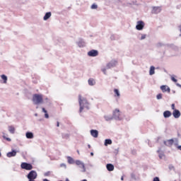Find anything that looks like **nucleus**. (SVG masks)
I'll use <instances>...</instances> for the list:
<instances>
[{
  "label": "nucleus",
  "instance_id": "nucleus-1",
  "mask_svg": "<svg viewBox=\"0 0 181 181\" xmlns=\"http://www.w3.org/2000/svg\"><path fill=\"white\" fill-rule=\"evenodd\" d=\"M78 103L80 105L79 112H83V110L86 108V110H90V103L87 99L81 98V95H78Z\"/></svg>",
  "mask_w": 181,
  "mask_h": 181
},
{
  "label": "nucleus",
  "instance_id": "nucleus-2",
  "mask_svg": "<svg viewBox=\"0 0 181 181\" xmlns=\"http://www.w3.org/2000/svg\"><path fill=\"white\" fill-rule=\"evenodd\" d=\"M33 102L35 105H39V104H43V95L35 93L33 95Z\"/></svg>",
  "mask_w": 181,
  "mask_h": 181
},
{
  "label": "nucleus",
  "instance_id": "nucleus-3",
  "mask_svg": "<svg viewBox=\"0 0 181 181\" xmlns=\"http://www.w3.org/2000/svg\"><path fill=\"white\" fill-rule=\"evenodd\" d=\"M28 181H36L35 179H37V173L35 170H31L28 174L26 175Z\"/></svg>",
  "mask_w": 181,
  "mask_h": 181
},
{
  "label": "nucleus",
  "instance_id": "nucleus-4",
  "mask_svg": "<svg viewBox=\"0 0 181 181\" xmlns=\"http://www.w3.org/2000/svg\"><path fill=\"white\" fill-rule=\"evenodd\" d=\"M21 169H25V170H32L33 169V165L29 163H22L21 165Z\"/></svg>",
  "mask_w": 181,
  "mask_h": 181
},
{
  "label": "nucleus",
  "instance_id": "nucleus-5",
  "mask_svg": "<svg viewBox=\"0 0 181 181\" xmlns=\"http://www.w3.org/2000/svg\"><path fill=\"white\" fill-rule=\"evenodd\" d=\"M117 63L118 62L117 60L112 59L106 64V69H107V70H109V69H112L117 66Z\"/></svg>",
  "mask_w": 181,
  "mask_h": 181
},
{
  "label": "nucleus",
  "instance_id": "nucleus-6",
  "mask_svg": "<svg viewBox=\"0 0 181 181\" xmlns=\"http://www.w3.org/2000/svg\"><path fill=\"white\" fill-rule=\"evenodd\" d=\"M119 110L118 109H115L112 114L113 119H116V121H121V118L119 117Z\"/></svg>",
  "mask_w": 181,
  "mask_h": 181
},
{
  "label": "nucleus",
  "instance_id": "nucleus-7",
  "mask_svg": "<svg viewBox=\"0 0 181 181\" xmlns=\"http://www.w3.org/2000/svg\"><path fill=\"white\" fill-rule=\"evenodd\" d=\"M144 28H145V23L142 21H137V24L136 25V30H143Z\"/></svg>",
  "mask_w": 181,
  "mask_h": 181
},
{
  "label": "nucleus",
  "instance_id": "nucleus-8",
  "mask_svg": "<svg viewBox=\"0 0 181 181\" xmlns=\"http://www.w3.org/2000/svg\"><path fill=\"white\" fill-rule=\"evenodd\" d=\"M98 55V51L97 49H91L88 52L89 57H97Z\"/></svg>",
  "mask_w": 181,
  "mask_h": 181
},
{
  "label": "nucleus",
  "instance_id": "nucleus-9",
  "mask_svg": "<svg viewBox=\"0 0 181 181\" xmlns=\"http://www.w3.org/2000/svg\"><path fill=\"white\" fill-rule=\"evenodd\" d=\"M75 163H76V165H77V166H79V168L83 169V172H86V165H84V163H83L80 160H76L75 161Z\"/></svg>",
  "mask_w": 181,
  "mask_h": 181
},
{
  "label": "nucleus",
  "instance_id": "nucleus-10",
  "mask_svg": "<svg viewBox=\"0 0 181 181\" xmlns=\"http://www.w3.org/2000/svg\"><path fill=\"white\" fill-rule=\"evenodd\" d=\"M174 143H175V140L173 139H168L167 141H163L164 145L165 146H168V148H170V146H172V145H173Z\"/></svg>",
  "mask_w": 181,
  "mask_h": 181
},
{
  "label": "nucleus",
  "instance_id": "nucleus-11",
  "mask_svg": "<svg viewBox=\"0 0 181 181\" xmlns=\"http://www.w3.org/2000/svg\"><path fill=\"white\" fill-rule=\"evenodd\" d=\"M16 153H18V151L15 149H12L11 151L6 153L7 158H13L16 156Z\"/></svg>",
  "mask_w": 181,
  "mask_h": 181
},
{
  "label": "nucleus",
  "instance_id": "nucleus-12",
  "mask_svg": "<svg viewBox=\"0 0 181 181\" xmlns=\"http://www.w3.org/2000/svg\"><path fill=\"white\" fill-rule=\"evenodd\" d=\"M160 90L163 91V93H170V88L166 85H162L160 87Z\"/></svg>",
  "mask_w": 181,
  "mask_h": 181
},
{
  "label": "nucleus",
  "instance_id": "nucleus-13",
  "mask_svg": "<svg viewBox=\"0 0 181 181\" xmlns=\"http://www.w3.org/2000/svg\"><path fill=\"white\" fill-rule=\"evenodd\" d=\"M173 116L174 117V118L175 119H177V118H180V115H181V113H180V110H175L173 111Z\"/></svg>",
  "mask_w": 181,
  "mask_h": 181
},
{
  "label": "nucleus",
  "instance_id": "nucleus-14",
  "mask_svg": "<svg viewBox=\"0 0 181 181\" xmlns=\"http://www.w3.org/2000/svg\"><path fill=\"white\" fill-rule=\"evenodd\" d=\"M78 47H86V41L80 38L77 42Z\"/></svg>",
  "mask_w": 181,
  "mask_h": 181
},
{
  "label": "nucleus",
  "instance_id": "nucleus-15",
  "mask_svg": "<svg viewBox=\"0 0 181 181\" xmlns=\"http://www.w3.org/2000/svg\"><path fill=\"white\" fill-rule=\"evenodd\" d=\"M163 117H164V118H170V117H172V112H170V110L164 111Z\"/></svg>",
  "mask_w": 181,
  "mask_h": 181
},
{
  "label": "nucleus",
  "instance_id": "nucleus-16",
  "mask_svg": "<svg viewBox=\"0 0 181 181\" xmlns=\"http://www.w3.org/2000/svg\"><path fill=\"white\" fill-rule=\"evenodd\" d=\"M90 135L93 136V138H98V131L95 129H91Z\"/></svg>",
  "mask_w": 181,
  "mask_h": 181
},
{
  "label": "nucleus",
  "instance_id": "nucleus-17",
  "mask_svg": "<svg viewBox=\"0 0 181 181\" xmlns=\"http://www.w3.org/2000/svg\"><path fill=\"white\" fill-rule=\"evenodd\" d=\"M160 11H162V9H160V7H153L151 12L152 13L158 14L160 13Z\"/></svg>",
  "mask_w": 181,
  "mask_h": 181
},
{
  "label": "nucleus",
  "instance_id": "nucleus-18",
  "mask_svg": "<svg viewBox=\"0 0 181 181\" xmlns=\"http://www.w3.org/2000/svg\"><path fill=\"white\" fill-rule=\"evenodd\" d=\"M106 169L107 170H108V172H112L115 169V167L111 163H107L106 165Z\"/></svg>",
  "mask_w": 181,
  "mask_h": 181
},
{
  "label": "nucleus",
  "instance_id": "nucleus-19",
  "mask_svg": "<svg viewBox=\"0 0 181 181\" xmlns=\"http://www.w3.org/2000/svg\"><path fill=\"white\" fill-rule=\"evenodd\" d=\"M25 136L27 138V139H33V133L32 132H27L25 133Z\"/></svg>",
  "mask_w": 181,
  "mask_h": 181
},
{
  "label": "nucleus",
  "instance_id": "nucleus-20",
  "mask_svg": "<svg viewBox=\"0 0 181 181\" xmlns=\"http://www.w3.org/2000/svg\"><path fill=\"white\" fill-rule=\"evenodd\" d=\"M157 153H158V157L160 159L163 158V156H165V152L162 151V150L160 149V148H158V150L157 151Z\"/></svg>",
  "mask_w": 181,
  "mask_h": 181
},
{
  "label": "nucleus",
  "instance_id": "nucleus-21",
  "mask_svg": "<svg viewBox=\"0 0 181 181\" xmlns=\"http://www.w3.org/2000/svg\"><path fill=\"white\" fill-rule=\"evenodd\" d=\"M50 16H52V12H47L43 17V20L47 21L50 18Z\"/></svg>",
  "mask_w": 181,
  "mask_h": 181
},
{
  "label": "nucleus",
  "instance_id": "nucleus-22",
  "mask_svg": "<svg viewBox=\"0 0 181 181\" xmlns=\"http://www.w3.org/2000/svg\"><path fill=\"white\" fill-rule=\"evenodd\" d=\"M112 144V140H111L110 139H106L105 140V143H104L105 146H108V145H111Z\"/></svg>",
  "mask_w": 181,
  "mask_h": 181
},
{
  "label": "nucleus",
  "instance_id": "nucleus-23",
  "mask_svg": "<svg viewBox=\"0 0 181 181\" xmlns=\"http://www.w3.org/2000/svg\"><path fill=\"white\" fill-rule=\"evenodd\" d=\"M149 74H150V76H153V74H155V66H151L150 67Z\"/></svg>",
  "mask_w": 181,
  "mask_h": 181
},
{
  "label": "nucleus",
  "instance_id": "nucleus-24",
  "mask_svg": "<svg viewBox=\"0 0 181 181\" xmlns=\"http://www.w3.org/2000/svg\"><path fill=\"white\" fill-rule=\"evenodd\" d=\"M104 119H105V121H112V119H114V117H112V116L111 115H105L104 116Z\"/></svg>",
  "mask_w": 181,
  "mask_h": 181
},
{
  "label": "nucleus",
  "instance_id": "nucleus-25",
  "mask_svg": "<svg viewBox=\"0 0 181 181\" xmlns=\"http://www.w3.org/2000/svg\"><path fill=\"white\" fill-rule=\"evenodd\" d=\"M62 136L63 139H69L70 138V134L66 133H62Z\"/></svg>",
  "mask_w": 181,
  "mask_h": 181
},
{
  "label": "nucleus",
  "instance_id": "nucleus-26",
  "mask_svg": "<svg viewBox=\"0 0 181 181\" xmlns=\"http://www.w3.org/2000/svg\"><path fill=\"white\" fill-rule=\"evenodd\" d=\"M67 160H68V163H69V165H73V163H74V159L73 158H71V156L67 157Z\"/></svg>",
  "mask_w": 181,
  "mask_h": 181
},
{
  "label": "nucleus",
  "instance_id": "nucleus-27",
  "mask_svg": "<svg viewBox=\"0 0 181 181\" xmlns=\"http://www.w3.org/2000/svg\"><path fill=\"white\" fill-rule=\"evenodd\" d=\"M1 78L4 81V84H6V82L8 81V76H6V75H5V74H2L1 76Z\"/></svg>",
  "mask_w": 181,
  "mask_h": 181
},
{
  "label": "nucleus",
  "instance_id": "nucleus-28",
  "mask_svg": "<svg viewBox=\"0 0 181 181\" xmlns=\"http://www.w3.org/2000/svg\"><path fill=\"white\" fill-rule=\"evenodd\" d=\"M8 132L10 134H15V127L13 126H8Z\"/></svg>",
  "mask_w": 181,
  "mask_h": 181
},
{
  "label": "nucleus",
  "instance_id": "nucleus-29",
  "mask_svg": "<svg viewBox=\"0 0 181 181\" xmlns=\"http://www.w3.org/2000/svg\"><path fill=\"white\" fill-rule=\"evenodd\" d=\"M88 83L90 86H94L95 84V81L93 78H89Z\"/></svg>",
  "mask_w": 181,
  "mask_h": 181
},
{
  "label": "nucleus",
  "instance_id": "nucleus-30",
  "mask_svg": "<svg viewBox=\"0 0 181 181\" xmlns=\"http://www.w3.org/2000/svg\"><path fill=\"white\" fill-rule=\"evenodd\" d=\"M114 93L115 95H117V97H119L121 95V94L119 93V90L117 88L114 89Z\"/></svg>",
  "mask_w": 181,
  "mask_h": 181
},
{
  "label": "nucleus",
  "instance_id": "nucleus-31",
  "mask_svg": "<svg viewBox=\"0 0 181 181\" xmlns=\"http://www.w3.org/2000/svg\"><path fill=\"white\" fill-rule=\"evenodd\" d=\"M44 101L46 104H50V99H49L48 98H44Z\"/></svg>",
  "mask_w": 181,
  "mask_h": 181
},
{
  "label": "nucleus",
  "instance_id": "nucleus-32",
  "mask_svg": "<svg viewBox=\"0 0 181 181\" xmlns=\"http://www.w3.org/2000/svg\"><path fill=\"white\" fill-rule=\"evenodd\" d=\"M91 9H97V8H98V6L95 4H93L91 6H90Z\"/></svg>",
  "mask_w": 181,
  "mask_h": 181
},
{
  "label": "nucleus",
  "instance_id": "nucleus-33",
  "mask_svg": "<svg viewBox=\"0 0 181 181\" xmlns=\"http://www.w3.org/2000/svg\"><path fill=\"white\" fill-rule=\"evenodd\" d=\"M156 98H157V100H162V93H158L156 95Z\"/></svg>",
  "mask_w": 181,
  "mask_h": 181
},
{
  "label": "nucleus",
  "instance_id": "nucleus-34",
  "mask_svg": "<svg viewBox=\"0 0 181 181\" xmlns=\"http://www.w3.org/2000/svg\"><path fill=\"white\" fill-rule=\"evenodd\" d=\"M131 177L134 180H136V176L135 175V173H132L131 174Z\"/></svg>",
  "mask_w": 181,
  "mask_h": 181
},
{
  "label": "nucleus",
  "instance_id": "nucleus-35",
  "mask_svg": "<svg viewBox=\"0 0 181 181\" xmlns=\"http://www.w3.org/2000/svg\"><path fill=\"white\" fill-rule=\"evenodd\" d=\"M4 139H6V141H8V142H11L12 139L11 138L6 137V136H3Z\"/></svg>",
  "mask_w": 181,
  "mask_h": 181
},
{
  "label": "nucleus",
  "instance_id": "nucleus-36",
  "mask_svg": "<svg viewBox=\"0 0 181 181\" xmlns=\"http://www.w3.org/2000/svg\"><path fill=\"white\" fill-rule=\"evenodd\" d=\"M101 70L104 74H107V70H108V69H107V66H106L105 68H103Z\"/></svg>",
  "mask_w": 181,
  "mask_h": 181
},
{
  "label": "nucleus",
  "instance_id": "nucleus-37",
  "mask_svg": "<svg viewBox=\"0 0 181 181\" xmlns=\"http://www.w3.org/2000/svg\"><path fill=\"white\" fill-rule=\"evenodd\" d=\"M144 39H146V35L145 34H141L140 40H144Z\"/></svg>",
  "mask_w": 181,
  "mask_h": 181
},
{
  "label": "nucleus",
  "instance_id": "nucleus-38",
  "mask_svg": "<svg viewBox=\"0 0 181 181\" xmlns=\"http://www.w3.org/2000/svg\"><path fill=\"white\" fill-rule=\"evenodd\" d=\"M171 80H172V81H173L174 83H177V79H176V78H175V76H171Z\"/></svg>",
  "mask_w": 181,
  "mask_h": 181
},
{
  "label": "nucleus",
  "instance_id": "nucleus-39",
  "mask_svg": "<svg viewBox=\"0 0 181 181\" xmlns=\"http://www.w3.org/2000/svg\"><path fill=\"white\" fill-rule=\"evenodd\" d=\"M157 46H158V47H162V46H165V44H163V43H162V42H158V43L157 44Z\"/></svg>",
  "mask_w": 181,
  "mask_h": 181
},
{
  "label": "nucleus",
  "instance_id": "nucleus-40",
  "mask_svg": "<svg viewBox=\"0 0 181 181\" xmlns=\"http://www.w3.org/2000/svg\"><path fill=\"white\" fill-rule=\"evenodd\" d=\"M168 168H169L170 170H174V169H175V166H173V165H170L168 166Z\"/></svg>",
  "mask_w": 181,
  "mask_h": 181
},
{
  "label": "nucleus",
  "instance_id": "nucleus-41",
  "mask_svg": "<svg viewBox=\"0 0 181 181\" xmlns=\"http://www.w3.org/2000/svg\"><path fill=\"white\" fill-rule=\"evenodd\" d=\"M44 176H45V177L50 176V171H47V172L45 173Z\"/></svg>",
  "mask_w": 181,
  "mask_h": 181
},
{
  "label": "nucleus",
  "instance_id": "nucleus-42",
  "mask_svg": "<svg viewBox=\"0 0 181 181\" xmlns=\"http://www.w3.org/2000/svg\"><path fill=\"white\" fill-rule=\"evenodd\" d=\"M171 108H172V110H173V111H175V110H177V109H176V107H175V103H173V104L171 105Z\"/></svg>",
  "mask_w": 181,
  "mask_h": 181
},
{
  "label": "nucleus",
  "instance_id": "nucleus-43",
  "mask_svg": "<svg viewBox=\"0 0 181 181\" xmlns=\"http://www.w3.org/2000/svg\"><path fill=\"white\" fill-rule=\"evenodd\" d=\"M60 167H61V168H65V169H66V164H64V163H61V164H60Z\"/></svg>",
  "mask_w": 181,
  "mask_h": 181
},
{
  "label": "nucleus",
  "instance_id": "nucleus-44",
  "mask_svg": "<svg viewBox=\"0 0 181 181\" xmlns=\"http://www.w3.org/2000/svg\"><path fill=\"white\" fill-rule=\"evenodd\" d=\"M110 39H111V40H115V36L114 35H112L110 36Z\"/></svg>",
  "mask_w": 181,
  "mask_h": 181
},
{
  "label": "nucleus",
  "instance_id": "nucleus-45",
  "mask_svg": "<svg viewBox=\"0 0 181 181\" xmlns=\"http://www.w3.org/2000/svg\"><path fill=\"white\" fill-rule=\"evenodd\" d=\"M42 112H45V114H46L47 112V110H46V109L45 107H42Z\"/></svg>",
  "mask_w": 181,
  "mask_h": 181
},
{
  "label": "nucleus",
  "instance_id": "nucleus-46",
  "mask_svg": "<svg viewBox=\"0 0 181 181\" xmlns=\"http://www.w3.org/2000/svg\"><path fill=\"white\" fill-rule=\"evenodd\" d=\"M45 117L49 118V114L47 113H47H45Z\"/></svg>",
  "mask_w": 181,
  "mask_h": 181
},
{
  "label": "nucleus",
  "instance_id": "nucleus-47",
  "mask_svg": "<svg viewBox=\"0 0 181 181\" xmlns=\"http://www.w3.org/2000/svg\"><path fill=\"white\" fill-rule=\"evenodd\" d=\"M175 141H177V142L175 143V146H177V145H179V141H177V139H175Z\"/></svg>",
  "mask_w": 181,
  "mask_h": 181
},
{
  "label": "nucleus",
  "instance_id": "nucleus-48",
  "mask_svg": "<svg viewBox=\"0 0 181 181\" xmlns=\"http://www.w3.org/2000/svg\"><path fill=\"white\" fill-rule=\"evenodd\" d=\"M177 149H178L179 151H181V146H177Z\"/></svg>",
  "mask_w": 181,
  "mask_h": 181
},
{
  "label": "nucleus",
  "instance_id": "nucleus-49",
  "mask_svg": "<svg viewBox=\"0 0 181 181\" xmlns=\"http://www.w3.org/2000/svg\"><path fill=\"white\" fill-rule=\"evenodd\" d=\"M148 146H150V148H152V144L150 143V141H148Z\"/></svg>",
  "mask_w": 181,
  "mask_h": 181
},
{
  "label": "nucleus",
  "instance_id": "nucleus-50",
  "mask_svg": "<svg viewBox=\"0 0 181 181\" xmlns=\"http://www.w3.org/2000/svg\"><path fill=\"white\" fill-rule=\"evenodd\" d=\"M57 127H60V123L59 122H57Z\"/></svg>",
  "mask_w": 181,
  "mask_h": 181
},
{
  "label": "nucleus",
  "instance_id": "nucleus-51",
  "mask_svg": "<svg viewBox=\"0 0 181 181\" xmlns=\"http://www.w3.org/2000/svg\"><path fill=\"white\" fill-rule=\"evenodd\" d=\"M90 156H94V153L93 152L90 153Z\"/></svg>",
  "mask_w": 181,
  "mask_h": 181
},
{
  "label": "nucleus",
  "instance_id": "nucleus-52",
  "mask_svg": "<svg viewBox=\"0 0 181 181\" xmlns=\"http://www.w3.org/2000/svg\"><path fill=\"white\" fill-rule=\"evenodd\" d=\"M176 86H177V87H180V83H176Z\"/></svg>",
  "mask_w": 181,
  "mask_h": 181
},
{
  "label": "nucleus",
  "instance_id": "nucleus-53",
  "mask_svg": "<svg viewBox=\"0 0 181 181\" xmlns=\"http://www.w3.org/2000/svg\"><path fill=\"white\" fill-rule=\"evenodd\" d=\"M88 148L90 149L91 148V145L88 144Z\"/></svg>",
  "mask_w": 181,
  "mask_h": 181
},
{
  "label": "nucleus",
  "instance_id": "nucleus-54",
  "mask_svg": "<svg viewBox=\"0 0 181 181\" xmlns=\"http://www.w3.org/2000/svg\"><path fill=\"white\" fill-rule=\"evenodd\" d=\"M121 180H124V176L121 177Z\"/></svg>",
  "mask_w": 181,
  "mask_h": 181
},
{
  "label": "nucleus",
  "instance_id": "nucleus-55",
  "mask_svg": "<svg viewBox=\"0 0 181 181\" xmlns=\"http://www.w3.org/2000/svg\"><path fill=\"white\" fill-rule=\"evenodd\" d=\"M65 181H69V178H66Z\"/></svg>",
  "mask_w": 181,
  "mask_h": 181
},
{
  "label": "nucleus",
  "instance_id": "nucleus-56",
  "mask_svg": "<svg viewBox=\"0 0 181 181\" xmlns=\"http://www.w3.org/2000/svg\"><path fill=\"white\" fill-rule=\"evenodd\" d=\"M173 94H175V93H176V91L175 90H173Z\"/></svg>",
  "mask_w": 181,
  "mask_h": 181
},
{
  "label": "nucleus",
  "instance_id": "nucleus-57",
  "mask_svg": "<svg viewBox=\"0 0 181 181\" xmlns=\"http://www.w3.org/2000/svg\"><path fill=\"white\" fill-rule=\"evenodd\" d=\"M35 117H37V113H35Z\"/></svg>",
  "mask_w": 181,
  "mask_h": 181
},
{
  "label": "nucleus",
  "instance_id": "nucleus-58",
  "mask_svg": "<svg viewBox=\"0 0 181 181\" xmlns=\"http://www.w3.org/2000/svg\"><path fill=\"white\" fill-rule=\"evenodd\" d=\"M82 181H87V180L84 179V180H83Z\"/></svg>",
  "mask_w": 181,
  "mask_h": 181
},
{
  "label": "nucleus",
  "instance_id": "nucleus-59",
  "mask_svg": "<svg viewBox=\"0 0 181 181\" xmlns=\"http://www.w3.org/2000/svg\"><path fill=\"white\" fill-rule=\"evenodd\" d=\"M77 153H80V151H77Z\"/></svg>",
  "mask_w": 181,
  "mask_h": 181
},
{
  "label": "nucleus",
  "instance_id": "nucleus-60",
  "mask_svg": "<svg viewBox=\"0 0 181 181\" xmlns=\"http://www.w3.org/2000/svg\"><path fill=\"white\" fill-rule=\"evenodd\" d=\"M181 36V34H180V37Z\"/></svg>",
  "mask_w": 181,
  "mask_h": 181
},
{
  "label": "nucleus",
  "instance_id": "nucleus-61",
  "mask_svg": "<svg viewBox=\"0 0 181 181\" xmlns=\"http://www.w3.org/2000/svg\"><path fill=\"white\" fill-rule=\"evenodd\" d=\"M180 88H181V85H180Z\"/></svg>",
  "mask_w": 181,
  "mask_h": 181
}]
</instances>
